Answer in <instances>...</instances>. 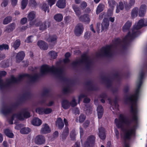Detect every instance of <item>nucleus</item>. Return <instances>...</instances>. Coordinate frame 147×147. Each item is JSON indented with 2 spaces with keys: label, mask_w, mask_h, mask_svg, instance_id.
<instances>
[{
  "label": "nucleus",
  "mask_w": 147,
  "mask_h": 147,
  "mask_svg": "<svg viewBox=\"0 0 147 147\" xmlns=\"http://www.w3.org/2000/svg\"><path fill=\"white\" fill-rule=\"evenodd\" d=\"M147 26V19L144 22L143 19L140 20L137 24L134 26L131 31L129 32L122 41L119 38H117L112 42V44L103 47L100 51L97 53L96 55L97 57L105 56L110 57L113 54L114 50L121 47L123 45L126 44L135 38L139 34L140 32L138 30L142 27Z\"/></svg>",
  "instance_id": "obj_1"
},
{
  "label": "nucleus",
  "mask_w": 147,
  "mask_h": 147,
  "mask_svg": "<svg viewBox=\"0 0 147 147\" xmlns=\"http://www.w3.org/2000/svg\"><path fill=\"white\" fill-rule=\"evenodd\" d=\"M6 74V72L5 71H0V90H1L8 87L14 84L18 83L26 78H27L31 82H35L39 77V74L37 73L34 75L22 74L20 75L18 78L12 76L10 79L7 80L6 82L4 83L1 78L2 76H5Z\"/></svg>",
  "instance_id": "obj_2"
},
{
  "label": "nucleus",
  "mask_w": 147,
  "mask_h": 147,
  "mask_svg": "<svg viewBox=\"0 0 147 147\" xmlns=\"http://www.w3.org/2000/svg\"><path fill=\"white\" fill-rule=\"evenodd\" d=\"M40 72L42 75L49 73L52 74L61 80H63L65 78L64 67L63 66L57 67L53 66L51 67L47 65H43L41 67Z\"/></svg>",
  "instance_id": "obj_3"
},
{
  "label": "nucleus",
  "mask_w": 147,
  "mask_h": 147,
  "mask_svg": "<svg viewBox=\"0 0 147 147\" xmlns=\"http://www.w3.org/2000/svg\"><path fill=\"white\" fill-rule=\"evenodd\" d=\"M92 63V60L86 53H84L82 55L81 58L73 62L72 65L74 67L84 65L87 69H88L91 66Z\"/></svg>",
  "instance_id": "obj_4"
},
{
  "label": "nucleus",
  "mask_w": 147,
  "mask_h": 147,
  "mask_svg": "<svg viewBox=\"0 0 147 147\" xmlns=\"http://www.w3.org/2000/svg\"><path fill=\"white\" fill-rule=\"evenodd\" d=\"M27 108H25L22 109L20 111L16 113V116L18 119L20 120H23L25 118H27L30 117V113L28 111Z\"/></svg>",
  "instance_id": "obj_5"
},
{
  "label": "nucleus",
  "mask_w": 147,
  "mask_h": 147,
  "mask_svg": "<svg viewBox=\"0 0 147 147\" xmlns=\"http://www.w3.org/2000/svg\"><path fill=\"white\" fill-rule=\"evenodd\" d=\"M14 107L13 104L4 105L1 109V112L5 115H9L12 113Z\"/></svg>",
  "instance_id": "obj_6"
},
{
  "label": "nucleus",
  "mask_w": 147,
  "mask_h": 147,
  "mask_svg": "<svg viewBox=\"0 0 147 147\" xmlns=\"http://www.w3.org/2000/svg\"><path fill=\"white\" fill-rule=\"evenodd\" d=\"M95 138L93 135L89 136L84 144V147H92L95 142Z\"/></svg>",
  "instance_id": "obj_7"
},
{
  "label": "nucleus",
  "mask_w": 147,
  "mask_h": 147,
  "mask_svg": "<svg viewBox=\"0 0 147 147\" xmlns=\"http://www.w3.org/2000/svg\"><path fill=\"white\" fill-rule=\"evenodd\" d=\"M84 28L82 24H78L75 27L74 29V33L77 36H80L82 33Z\"/></svg>",
  "instance_id": "obj_8"
},
{
  "label": "nucleus",
  "mask_w": 147,
  "mask_h": 147,
  "mask_svg": "<svg viewBox=\"0 0 147 147\" xmlns=\"http://www.w3.org/2000/svg\"><path fill=\"white\" fill-rule=\"evenodd\" d=\"M45 138L41 135L37 136L34 139V142L38 145L43 144L45 143Z\"/></svg>",
  "instance_id": "obj_9"
},
{
  "label": "nucleus",
  "mask_w": 147,
  "mask_h": 147,
  "mask_svg": "<svg viewBox=\"0 0 147 147\" xmlns=\"http://www.w3.org/2000/svg\"><path fill=\"white\" fill-rule=\"evenodd\" d=\"M16 26L15 23H12L10 24L5 27L4 31L7 33H10L15 29Z\"/></svg>",
  "instance_id": "obj_10"
},
{
  "label": "nucleus",
  "mask_w": 147,
  "mask_h": 147,
  "mask_svg": "<svg viewBox=\"0 0 147 147\" xmlns=\"http://www.w3.org/2000/svg\"><path fill=\"white\" fill-rule=\"evenodd\" d=\"M109 25V22L108 18H104L101 24V32L103 30L106 31L108 29Z\"/></svg>",
  "instance_id": "obj_11"
},
{
  "label": "nucleus",
  "mask_w": 147,
  "mask_h": 147,
  "mask_svg": "<svg viewBox=\"0 0 147 147\" xmlns=\"http://www.w3.org/2000/svg\"><path fill=\"white\" fill-rule=\"evenodd\" d=\"M25 55L24 52L23 51L20 52L18 53L16 56V62L19 63L24 59Z\"/></svg>",
  "instance_id": "obj_12"
},
{
  "label": "nucleus",
  "mask_w": 147,
  "mask_h": 147,
  "mask_svg": "<svg viewBox=\"0 0 147 147\" xmlns=\"http://www.w3.org/2000/svg\"><path fill=\"white\" fill-rule=\"evenodd\" d=\"M102 80L108 87L109 88L111 86L113 81L112 78L110 77H105L103 78Z\"/></svg>",
  "instance_id": "obj_13"
},
{
  "label": "nucleus",
  "mask_w": 147,
  "mask_h": 147,
  "mask_svg": "<svg viewBox=\"0 0 147 147\" xmlns=\"http://www.w3.org/2000/svg\"><path fill=\"white\" fill-rule=\"evenodd\" d=\"M42 127L40 131L41 134H45L50 132L49 127L47 124H43Z\"/></svg>",
  "instance_id": "obj_14"
},
{
  "label": "nucleus",
  "mask_w": 147,
  "mask_h": 147,
  "mask_svg": "<svg viewBox=\"0 0 147 147\" xmlns=\"http://www.w3.org/2000/svg\"><path fill=\"white\" fill-rule=\"evenodd\" d=\"M98 132V135L100 138L102 140H105L106 137L105 129L103 127L99 128Z\"/></svg>",
  "instance_id": "obj_15"
},
{
  "label": "nucleus",
  "mask_w": 147,
  "mask_h": 147,
  "mask_svg": "<svg viewBox=\"0 0 147 147\" xmlns=\"http://www.w3.org/2000/svg\"><path fill=\"white\" fill-rule=\"evenodd\" d=\"M37 45L41 49L44 50H47L48 48L47 44L42 40H40L38 42Z\"/></svg>",
  "instance_id": "obj_16"
},
{
  "label": "nucleus",
  "mask_w": 147,
  "mask_h": 147,
  "mask_svg": "<svg viewBox=\"0 0 147 147\" xmlns=\"http://www.w3.org/2000/svg\"><path fill=\"white\" fill-rule=\"evenodd\" d=\"M132 25V22L130 21H127L125 24L122 28V30L123 32H126L130 29Z\"/></svg>",
  "instance_id": "obj_17"
},
{
  "label": "nucleus",
  "mask_w": 147,
  "mask_h": 147,
  "mask_svg": "<svg viewBox=\"0 0 147 147\" xmlns=\"http://www.w3.org/2000/svg\"><path fill=\"white\" fill-rule=\"evenodd\" d=\"M69 129L67 127H65L61 136V138L63 140H65L69 133Z\"/></svg>",
  "instance_id": "obj_18"
},
{
  "label": "nucleus",
  "mask_w": 147,
  "mask_h": 147,
  "mask_svg": "<svg viewBox=\"0 0 147 147\" xmlns=\"http://www.w3.org/2000/svg\"><path fill=\"white\" fill-rule=\"evenodd\" d=\"M56 124L59 129H62L64 126L63 120L61 118L57 119L56 121Z\"/></svg>",
  "instance_id": "obj_19"
},
{
  "label": "nucleus",
  "mask_w": 147,
  "mask_h": 147,
  "mask_svg": "<svg viewBox=\"0 0 147 147\" xmlns=\"http://www.w3.org/2000/svg\"><path fill=\"white\" fill-rule=\"evenodd\" d=\"M98 118L100 119L102 117L103 113V109L101 105H98L97 109Z\"/></svg>",
  "instance_id": "obj_20"
},
{
  "label": "nucleus",
  "mask_w": 147,
  "mask_h": 147,
  "mask_svg": "<svg viewBox=\"0 0 147 147\" xmlns=\"http://www.w3.org/2000/svg\"><path fill=\"white\" fill-rule=\"evenodd\" d=\"M61 105L63 108L65 109H68L70 105L69 102L66 99L63 100L62 101Z\"/></svg>",
  "instance_id": "obj_21"
},
{
  "label": "nucleus",
  "mask_w": 147,
  "mask_h": 147,
  "mask_svg": "<svg viewBox=\"0 0 147 147\" xmlns=\"http://www.w3.org/2000/svg\"><path fill=\"white\" fill-rule=\"evenodd\" d=\"M65 5L66 3L65 0H59L56 3V5L60 8H64Z\"/></svg>",
  "instance_id": "obj_22"
},
{
  "label": "nucleus",
  "mask_w": 147,
  "mask_h": 147,
  "mask_svg": "<svg viewBox=\"0 0 147 147\" xmlns=\"http://www.w3.org/2000/svg\"><path fill=\"white\" fill-rule=\"evenodd\" d=\"M79 19L80 21L88 23H89L90 21V18L87 14H85L80 16Z\"/></svg>",
  "instance_id": "obj_23"
},
{
  "label": "nucleus",
  "mask_w": 147,
  "mask_h": 147,
  "mask_svg": "<svg viewBox=\"0 0 147 147\" xmlns=\"http://www.w3.org/2000/svg\"><path fill=\"white\" fill-rule=\"evenodd\" d=\"M32 123L34 125L39 126L41 125L42 121L38 118H35L32 120Z\"/></svg>",
  "instance_id": "obj_24"
},
{
  "label": "nucleus",
  "mask_w": 147,
  "mask_h": 147,
  "mask_svg": "<svg viewBox=\"0 0 147 147\" xmlns=\"http://www.w3.org/2000/svg\"><path fill=\"white\" fill-rule=\"evenodd\" d=\"M139 9L137 7L134 8L131 12V16L133 18L136 17L138 16Z\"/></svg>",
  "instance_id": "obj_25"
},
{
  "label": "nucleus",
  "mask_w": 147,
  "mask_h": 147,
  "mask_svg": "<svg viewBox=\"0 0 147 147\" xmlns=\"http://www.w3.org/2000/svg\"><path fill=\"white\" fill-rule=\"evenodd\" d=\"M72 8L76 14L79 17L81 14V12L80 8L75 5H72Z\"/></svg>",
  "instance_id": "obj_26"
},
{
  "label": "nucleus",
  "mask_w": 147,
  "mask_h": 147,
  "mask_svg": "<svg viewBox=\"0 0 147 147\" xmlns=\"http://www.w3.org/2000/svg\"><path fill=\"white\" fill-rule=\"evenodd\" d=\"M57 39V36L55 35L49 36V38H47V41L49 42L55 43Z\"/></svg>",
  "instance_id": "obj_27"
},
{
  "label": "nucleus",
  "mask_w": 147,
  "mask_h": 147,
  "mask_svg": "<svg viewBox=\"0 0 147 147\" xmlns=\"http://www.w3.org/2000/svg\"><path fill=\"white\" fill-rule=\"evenodd\" d=\"M72 92V89L69 85L65 86L63 90V92L65 94H67L71 93Z\"/></svg>",
  "instance_id": "obj_28"
},
{
  "label": "nucleus",
  "mask_w": 147,
  "mask_h": 147,
  "mask_svg": "<svg viewBox=\"0 0 147 147\" xmlns=\"http://www.w3.org/2000/svg\"><path fill=\"white\" fill-rule=\"evenodd\" d=\"M86 108L85 109L86 113L87 114L89 115L92 113V107L91 106L89 105H85Z\"/></svg>",
  "instance_id": "obj_29"
},
{
  "label": "nucleus",
  "mask_w": 147,
  "mask_h": 147,
  "mask_svg": "<svg viewBox=\"0 0 147 147\" xmlns=\"http://www.w3.org/2000/svg\"><path fill=\"white\" fill-rule=\"evenodd\" d=\"M20 44V40L19 39H17L13 43L12 47L15 49V50H16L19 47Z\"/></svg>",
  "instance_id": "obj_30"
},
{
  "label": "nucleus",
  "mask_w": 147,
  "mask_h": 147,
  "mask_svg": "<svg viewBox=\"0 0 147 147\" xmlns=\"http://www.w3.org/2000/svg\"><path fill=\"white\" fill-rule=\"evenodd\" d=\"M49 91L48 90H46L43 92L41 96L42 100L40 102L41 104H43L45 102V100L42 98H43L44 96L47 95Z\"/></svg>",
  "instance_id": "obj_31"
},
{
  "label": "nucleus",
  "mask_w": 147,
  "mask_h": 147,
  "mask_svg": "<svg viewBox=\"0 0 147 147\" xmlns=\"http://www.w3.org/2000/svg\"><path fill=\"white\" fill-rule=\"evenodd\" d=\"M35 17V13L34 11H32L29 13L27 16L28 20L32 21Z\"/></svg>",
  "instance_id": "obj_32"
},
{
  "label": "nucleus",
  "mask_w": 147,
  "mask_h": 147,
  "mask_svg": "<svg viewBox=\"0 0 147 147\" xmlns=\"http://www.w3.org/2000/svg\"><path fill=\"white\" fill-rule=\"evenodd\" d=\"M5 134L9 138H12L13 136V134L12 131L9 129H5L4 131Z\"/></svg>",
  "instance_id": "obj_33"
},
{
  "label": "nucleus",
  "mask_w": 147,
  "mask_h": 147,
  "mask_svg": "<svg viewBox=\"0 0 147 147\" xmlns=\"http://www.w3.org/2000/svg\"><path fill=\"white\" fill-rule=\"evenodd\" d=\"M55 20L57 22L61 21L63 19L62 15L60 13H59L55 15L54 17Z\"/></svg>",
  "instance_id": "obj_34"
},
{
  "label": "nucleus",
  "mask_w": 147,
  "mask_h": 147,
  "mask_svg": "<svg viewBox=\"0 0 147 147\" xmlns=\"http://www.w3.org/2000/svg\"><path fill=\"white\" fill-rule=\"evenodd\" d=\"M40 24L39 29L40 30L43 31L45 30L47 28V22H45L42 23H41L40 22L38 23Z\"/></svg>",
  "instance_id": "obj_35"
},
{
  "label": "nucleus",
  "mask_w": 147,
  "mask_h": 147,
  "mask_svg": "<svg viewBox=\"0 0 147 147\" xmlns=\"http://www.w3.org/2000/svg\"><path fill=\"white\" fill-rule=\"evenodd\" d=\"M104 5L102 4H100L98 6L96 11L97 14H99L100 12L102 11L104 8Z\"/></svg>",
  "instance_id": "obj_36"
},
{
  "label": "nucleus",
  "mask_w": 147,
  "mask_h": 147,
  "mask_svg": "<svg viewBox=\"0 0 147 147\" xmlns=\"http://www.w3.org/2000/svg\"><path fill=\"white\" fill-rule=\"evenodd\" d=\"M108 100L109 102V103L111 105H114L116 109H118V105L117 103V101L116 100H114L113 102L112 99L110 98H109Z\"/></svg>",
  "instance_id": "obj_37"
},
{
  "label": "nucleus",
  "mask_w": 147,
  "mask_h": 147,
  "mask_svg": "<svg viewBox=\"0 0 147 147\" xmlns=\"http://www.w3.org/2000/svg\"><path fill=\"white\" fill-rule=\"evenodd\" d=\"M30 131V129L28 127H24L20 130V132L22 134H28Z\"/></svg>",
  "instance_id": "obj_38"
},
{
  "label": "nucleus",
  "mask_w": 147,
  "mask_h": 147,
  "mask_svg": "<svg viewBox=\"0 0 147 147\" xmlns=\"http://www.w3.org/2000/svg\"><path fill=\"white\" fill-rule=\"evenodd\" d=\"M124 9V6L123 3L122 2H120L119 3V5L117 6L116 10V12L117 13L119 12L120 9L123 10Z\"/></svg>",
  "instance_id": "obj_39"
},
{
  "label": "nucleus",
  "mask_w": 147,
  "mask_h": 147,
  "mask_svg": "<svg viewBox=\"0 0 147 147\" xmlns=\"http://www.w3.org/2000/svg\"><path fill=\"white\" fill-rule=\"evenodd\" d=\"M49 55L52 59H55L57 56V53L53 51H50L49 53Z\"/></svg>",
  "instance_id": "obj_40"
},
{
  "label": "nucleus",
  "mask_w": 147,
  "mask_h": 147,
  "mask_svg": "<svg viewBox=\"0 0 147 147\" xmlns=\"http://www.w3.org/2000/svg\"><path fill=\"white\" fill-rule=\"evenodd\" d=\"M108 3L110 7L112 9L116 5V2L114 0H109Z\"/></svg>",
  "instance_id": "obj_41"
},
{
  "label": "nucleus",
  "mask_w": 147,
  "mask_h": 147,
  "mask_svg": "<svg viewBox=\"0 0 147 147\" xmlns=\"http://www.w3.org/2000/svg\"><path fill=\"white\" fill-rule=\"evenodd\" d=\"M12 20V17L10 16L6 17L3 20V24H6L10 22Z\"/></svg>",
  "instance_id": "obj_42"
},
{
  "label": "nucleus",
  "mask_w": 147,
  "mask_h": 147,
  "mask_svg": "<svg viewBox=\"0 0 147 147\" xmlns=\"http://www.w3.org/2000/svg\"><path fill=\"white\" fill-rule=\"evenodd\" d=\"M0 65L2 67H6L9 66V63L7 61L6 62L5 61H2L0 63Z\"/></svg>",
  "instance_id": "obj_43"
},
{
  "label": "nucleus",
  "mask_w": 147,
  "mask_h": 147,
  "mask_svg": "<svg viewBox=\"0 0 147 147\" xmlns=\"http://www.w3.org/2000/svg\"><path fill=\"white\" fill-rule=\"evenodd\" d=\"M17 115L16 113L12 115L11 119L9 121V122L10 124H13V121L15 119H18L16 117Z\"/></svg>",
  "instance_id": "obj_44"
},
{
  "label": "nucleus",
  "mask_w": 147,
  "mask_h": 147,
  "mask_svg": "<svg viewBox=\"0 0 147 147\" xmlns=\"http://www.w3.org/2000/svg\"><path fill=\"white\" fill-rule=\"evenodd\" d=\"M49 6L47 5V4L46 3H44L41 6V9L42 10L45 11V12L47 11V12H49Z\"/></svg>",
  "instance_id": "obj_45"
},
{
  "label": "nucleus",
  "mask_w": 147,
  "mask_h": 147,
  "mask_svg": "<svg viewBox=\"0 0 147 147\" xmlns=\"http://www.w3.org/2000/svg\"><path fill=\"white\" fill-rule=\"evenodd\" d=\"M76 134L75 130L73 129L70 134V137L72 140H74L76 137Z\"/></svg>",
  "instance_id": "obj_46"
},
{
  "label": "nucleus",
  "mask_w": 147,
  "mask_h": 147,
  "mask_svg": "<svg viewBox=\"0 0 147 147\" xmlns=\"http://www.w3.org/2000/svg\"><path fill=\"white\" fill-rule=\"evenodd\" d=\"M9 48V46L6 44H3L0 45V50L2 51L3 49L8 50Z\"/></svg>",
  "instance_id": "obj_47"
},
{
  "label": "nucleus",
  "mask_w": 147,
  "mask_h": 147,
  "mask_svg": "<svg viewBox=\"0 0 147 147\" xmlns=\"http://www.w3.org/2000/svg\"><path fill=\"white\" fill-rule=\"evenodd\" d=\"M37 5V3L35 0H30L29 5L30 6L34 7Z\"/></svg>",
  "instance_id": "obj_48"
},
{
  "label": "nucleus",
  "mask_w": 147,
  "mask_h": 147,
  "mask_svg": "<svg viewBox=\"0 0 147 147\" xmlns=\"http://www.w3.org/2000/svg\"><path fill=\"white\" fill-rule=\"evenodd\" d=\"M28 2V0H23L22 1V8L24 9L26 7Z\"/></svg>",
  "instance_id": "obj_49"
},
{
  "label": "nucleus",
  "mask_w": 147,
  "mask_h": 147,
  "mask_svg": "<svg viewBox=\"0 0 147 147\" xmlns=\"http://www.w3.org/2000/svg\"><path fill=\"white\" fill-rule=\"evenodd\" d=\"M36 112L39 114H42L44 113V109L42 108H38L36 109Z\"/></svg>",
  "instance_id": "obj_50"
},
{
  "label": "nucleus",
  "mask_w": 147,
  "mask_h": 147,
  "mask_svg": "<svg viewBox=\"0 0 147 147\" xmlns=\"http://www.w3.org/2000/svg\"><path fill=\"white\" fill-rule=\"evenodd\" d=\"M70 104L72 107H74L77 105V104L74 97L73 98L72 100L70 102Z\"/></svg>",
  "instance_id": "obj_51"
},
{
  "label": "nucleus",
  "mask_w": 147,
  "mask_h": 147,
  "mask_svg": "<svg viewBox=\"0 0 147 147\" xmlns=\"http://www.w3.org/2000/svg\"><path fill=\"white\" fill-rule=\"evenodd\" d=\"M125 8V10H128L132 6L129 3H127V2H124Z\"/></svg>",
  "instance_id": "obj_52"
},
{
  "label": "nucleus",
  "mask_w": 147,
  "mask_h": 147,
  "mask_svg": "<svg viewBox=\"0 0 147 147\" xmlns=\"http://www.w3.org/2000/svg\"><path fill=\"white\" fill-rule=\"evenodd\" d=\"M85 116L84 115H81L79 117V121L80 122H83L85 120Z\"/></svg>",
  "instance_id": "obj_53"
},
{
  "label": "nucleus",
  "mask_w": 147,
  "mask_h": 147,
  "mask_svg": "<svg viewBox=\"0 0 147 147\" xmlns=\"http://www.w3.org/2000/svg\"><path fill=\"white\" fill-rule=\"evenodd\" d=\"M33 36H30L28 37L27 39L25 40L26 42L28 43L32 42L33 41L32 38H33Z\"/></svg>",
  "instance_id": "obj_54"
},
{
  "label": "nucleus",
  "mask_w": 147,
  "mask_h": 147,
  "mask_svg": "<svg viewBox=\"0 0 147 147\" xmlns=\"http://www.w3.org/2000/svg\"><path fill=\"white\" fill-rule=\"evenodd\" d=\"M52 111V109L49 108L44 109V113L48 114L51 113Z\"/></svg>",
  "instance_id": "obj_55"
},
{
  "label": "nucleus",
  "mask_w": 147,
  "mask_h": 147,
  "mask_svg": "<svg viewBox=\"0 0 147 147\" xmlns=\"http://www.w3.org/2000/svg\"><path fill=\"white\" fill-rule=\"evenodd\" d=\"M147 9L146 6L145 4H142L141 5L140 10L146 12Z\"/></svg>",
  "instance_id": "obj_56"
},
{
  "label": "nucleus",
  "mask_w": 147,
  "mask_h": 147,
  "mask_svg": "<svg viewBox=\"0 0 147 147\" xmlns=\"http://www.w3.org/2000/svg\"><path fill=\"white\" fill-rule=\"evenodd\" d=\"M9 1V0H3L1 4L2 6H3L4 7L6 6L8 4Z\"/></svg>",
  "instance_id": "obj_57"
},
{
  "label": "nucleus",
  "mask_w": 147,
  "mask_h": 147,
  "mask_svg": "<svg viewBox=\"0 0 147 147\" xmlns=\"http://www.w3.org/2000/svg\"><path fill=\"white\" fill-rule=\"evenodd\" d=\"M56 1V0H47L48 4L50 7H51L55 3Z\"/></svg>",
  "instance_id": "obj_58"
},
{
  "label": "nucleus",
  "mask_w": 147,
  "mask_h": 147,
  "mask_svg": "<svg viewBox=\"0 0 147 147\" xmlns=\"http://www.w3.org/2000/svg\"><path fill=\"white\" fill-rule=\"evenodd\" d=\"M87 96L86 94H82L80 95L78 97V102L79 103L81 101L82 98Z\"/></svg>",
  "instance_id": "obj_59"
},
{
  "label": "nucleus",
  "mask_w": 147,
  "mask_h": 147,
  "mask_svg": "<svg viewBox=\"0 0 147 147\" xmlns=\"http://www.w3.org/2000/svg\"><path fill=\"white\" fill-rule=\"evenodd\" d=\"M146 12L139 9V16L140 17H143L144 16Z\"/></svg>",
  "instance_id": "obj_60"
},
{
  "label": "nucleus",
  "mask_w": 147,
  "mask_h": 147,
  "mask_svg": "<svg viewBox=\"0 0 147 147\" xmlns=\"http://www.w3.org/2000/svg\"><path fill=\"white\" fill-rule=\"evenodd\" d=\"M27 20L26 18H24L21 20L20 23L22 25L24 24L27 22Z\"/></svg>",
  "instance_id": "obj_61"
},
{
  "label": "nucleus",
  "mask_w": 147,
  "mask_h": 147,
  "mask_svg": "<svg viewBox=\"0 0 147 147\" xmlns=\"http://www.w3.org/2000/svg\"><path fill=\"white\" fill-rule=\"evenodd\" d=\"M87 85L88 86L90 87V88H89L90 90H93V89L92 88L93 86L91 82L89 81L87 83Z\"/></svg>",
  "instance_id": "obj_62"
},
{
  "label": "nucleus",
  "mask_w": 147,
  "mask_h": 147,
  "mask_svg": "<svg viewBox=\"0 0 147 147\" xmlns=\"http://www.w3.org/2000/svg\"><path fill=\"white\" fill-rule=\"evenodd\" d=\"M5 57V54L0 52V61L4 59Z\"/></svg>",
  "instance_id": "obj_63"
},
{
  "label": "nucleus",
  "mask_w": 147,
  "mask_h": 147,
  "mask_svg": "<svg viewBox=\"0 0 147 147\" xmlns=\"http://www.w3.org/2000/svg\"><path fill=\"white\" fill-rule=\"evenodd\" d=\"M90 122L88 121H86L83 124V126L84 128H86L90 124Z\"/></svg>",
  "instance_id": "obj_64"
}]
</instances>
